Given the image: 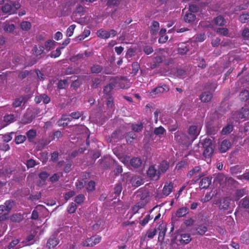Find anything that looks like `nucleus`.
Returning a JSON list of instances; mask_svg holds the SVG:
<instances>
[{"label": "nucleus", "instance_id": "obj_1", "mask_svg": "<svg viewBox=\"0 0 249 249\" xmlns=\"http://www.w3.org/2000/svg\"><path fill=\"white\" fill-rule=\"evenodd\" d=\"M169 168V163L166 160H163L156 164L150 165L147 171L146 175L150 180H158L162 174H165Z\"/></svg>", "mask_w": 249, "mask_h": 249}, {"label": "nucleus", "instance_id": "obj_2", "mask_svg": "<svg viewBox=\"0 0 249 249\" xmlns=\"http://www.w3.org/2000/svg\"><path fill=\"white\" fill-rule=\"evenodd\" d=\"M201 144L204 148V156L205 158H210L213 153L212 141L209 138H205L202 141Z\"/></svg>", "mask_w": 249, "mask_h": 249}, {"label": "nucleus", "instance_id": "obj_3", "mask_svg": "<svg viewBox=\"0 0 249 249\" xmlns=\"http://www.w3.org/2000/svg\"><path fill=\"white\" fill-rule=\"evenodd\" d=\"M220 127L218 123L213 120L208 121L206 124V132L208 135H215Z\"/></svg>", "mask_w": 249, "mask_h": 249}, {"label": "nucleus", "instance_id": "obj_4", "mask_svg": "<svg viewBox=\"0 0 249 249\" xmlns=\"http://www.w3.org/2000/svg\"><path fill=\"white\" fill-rule=\"evenodd\" d=\"M249 115V110L242 107L239 111H235L232 114V118L236 122L240 121L241 119H246Z\"/></svg>", "mask_w": 249, "mask_h": 249}, {"label": "nucleus", "instance_id": "obj_5", "mask_svg": "<svg viewBox=\"0 0 249 249\" xmlns=\"http://www.w3.org/2000/svg\"><path fill=\"white\" fill-rule=\"evenodd\" d=\"M169 90L168 86L166 84H160L158 87L153 89L150 92L151 96L157 95L161 93H165Z\"/></svg>", "mask_w": 249, "mask_h": 249}, {"label": "nucleus", "instance_id": "obj_6", "mask_svg": "<svg viewBox=\"0 0 249 249\" xmlns=\"http://www.w3.org/2000/svg\"><path fill=\"white\" fill-rule=\"evenodd\" d=\"M188 133L191 141H193L199 134V129L196 125L190 126L188 129Z\"/></svg>", "mask_w": 249, "mask_h": 249}, {"label": "nucleus", "instance_id": "obj_7", "mask_svg": "<svg viewBox=\"0 0 249 249\" xmlns=\"http://www.w3.org/2000/svg\"><path fill=\"white\" fill-rule=\"evenodd\" d=\"M148 196V193L146 191L138 192L136 195V198L139 201L138 202L144 203V206H145L147 203L146 198Z\"/></svg>", "mask_w": 249, "mask_h": 249}, {"label": "nucleus", "instance_id": "obj_8", "mask_svg": "<svg viewBox=\"0 0 249 249\" xmlns=\"http://www.w3.org/2000/svg\"><path fill=\"white\" fill-rule=\"evenodd\" d=\"M213 95L209 91H203L199 95V99L202 102L208 103L212 100Z\"/></svg>", "mask_w": 249, "mask_h": 249}, {"label": "nucleus", "instance_id": "obj_9", "mask_svg": "<svg viewBox=\"0 0 249 249\" xmlns=\"http://www.w3.org/2000/svg\"><path fill=\"white\" fill-rule=\"evenodd\" d=\"M59 243V240L54 235L51 236L47 241L46 247L48 249L55 247Z\"/></svg>", "mask_w": 249, "mask_h": 249}, {"label": "nucleus", "instance_id": "obj_10", "mask_svg": "<svg viewBox=\"0 0 249 249\" xmlns=\"http://www.w3.org/2000/svg\"><path fill=\"white\" fill-rule=\"evenodd\" d=\"M190 48L191 46L186 43H179L178 45V53L180 54H186Z\"/></svg>", "mask_w": 249, "mask_h": 249}, {"label": "nucleus", "instance_id": "obj_11", "mask_svg": "<svg viewBox=\"0 0 249 249\" xmlns=\"http://www.w3.org/2000/svg\"><path fill=\"white\" fill-rule=\"evenodd\" d=\"M157 230L159 231L158 240L159 241H163L164 240V236L166 232V227L165 225L161 224L159 225L157 229Z\"/></svg>", "mask_w": 249, "mask_h": 249}, {"label": "nucleus", "instance_id": "obj_12", "mask_svg": "<svg viewBox=\"0 0 249 249\" xmlns=\"http://www.w3.org/2000/svg\"><path fill=\"white\" fill-rule=\"evenodd\" d=\"M173 189V183L171 182L165 183L162 189V194L165 196H169L172 192Z\"/></svg>", "mask_w": 249, "mask_h": 249}, {"label": "nucleus", "instance_id": "obj_13", "mask_svg": "<svg viewBox=\"0 0 249 249\" xmlns=\"http://www.w3.org/2000/svg\"><path fill=\"white\" fill-rule=\"evenodd\" d=\"M159 29L160 24L159 22L153 20L150 26V33L151 35L153 36L157 35Z\"/></svg>", "mask_w": 249, "mask_h": 249}, {"label": "nucleus", "instance_id": "obj_14", "mask_svg": "<svg viewBox=\"0 0 249 249\" xmlns=\"http://www.w3.org/2000/svg\"><path fill=\"white\" fill-rule=\"evenodd\" d=\"M190 234L188 233H182L180 235L178 241L180 243L184 245L188 244L191 241Z\"/></svg>", "mask_w": 249, "mask_h": 249}, {"label": "nucleus", "instance_id": "obj_15", "mask_svg": "<svg viewBox=\"0 0 249 249\" xmlns=\"http://www.w3.org/2000/svg\"><path fill=\"white\" fill-rule=\"evenodd\" d=\"M231 146V143L229 140H224L220 146L219 150L221 153H225L227 152L230 147Z\"/></svg>", "mask_w": 249, "mask_h": 249}, {"label": "nucleus", "instance_id": "obj_16", "mask_svg": "<svg viewBox=\"0 0 249 249\" xmlns=\"http://www.w3.org/2000/svg\"><path fill=\"white\" fill-rule=\"evenodd\" d=\"M212 178L209 177L203 178L199 183V187L201 189H207L211 183Z\"/></svg>", "mask_w": 249, "mask_h": 249}, {"label": "nucleus", "instance_id": "obj_17", "mask_svg": "<svg viewBox=\"0 0 249 249\" xmlns=\"http://www.w3.org/2000/svg\"><path fill=\"white\" fill-rule=\"evenodd\" d=\"M15 29V25L13 23H11L8 22H5L3 25V30L5 32L14 34V30Z\"/></svg>", "mask_w": 249, "mask_h": 249}, {"label": "nucleus", "instance_id": "obj_18", "mask_svg": "<svg viewBox=\"0 0 249 249\" xmlns=\"http://www.w3.org/2000/svg\"><path fill=\"white\" fill-rule=\"evenodd\" d=\"M233 129V123L229 122L224 126L221 131V134L223 135H227L232 131Z\"/></svg>", "mask_w": 249, "mask_h": 249}, {"label": "nucleus", "instance_id": "obj_19", "mask_svg": "<svg viewBox=\"0 0 249 249\" xmlns=\"http://www.w3.org/2000/svg\"><path fill=\"white\" fill-rule=\"evenodd\" d=\"M196 19V15L191 12H187L184 16V20L186 22L192 23Z\"/></svg>", "mask_w": 249, "mask_h": 249}, {"label": "nucleus", "instance_id": "obj_20", "mask_svg": "<svg viewBox=\"0 0 249 249\" xmlns=\"http://www.w3.org/2000/svg\"><path fill=\"white\" fill-rule=\"evenodd\" d=\"M201 171V168L200 166H195L192 169L188 172L187 176L189 178H191L194 176H196Z\"/></svg>", "mask_w": 249, "mask_h": 249}, {"label": "nucleus", "instance_id": "obj_21", "mask_svg": "<svg viewBox=\"0 0 249 249\" xmlns=\"http://www.w3.org/2000/svg\"><path fill=\"white\" fill-rule=\"evenodd\" d=\"M3 121L5 125H7L16 121L15 117L14 114H6L3 117Z\"/></svg>", "mask_w": 249, "mask_h": 249}, {"label": "nucleus", "instance_id": "obj_22", "mask_svg": "<svg viewBox=\"0 0 249 249\" xmlns=\"http://www.w3.org/2000/svg\"><path fill=\"white\" fill-rule=\"evenodd\" d=\"M130 165L134 168H137L141 166L142 161L140 158H133L130 161Z\"/></svg>", "mask_w": 249, "mask_h": 249}, {"label": "nucleus", "instance_id": "obj_23", "mask_svg": "<svg viewBox=\"0 0 249 249\" xmlns=\"http://www.w3.org/2000/svg\"><path fill=\"white\" fill-rule=\"evenodd\" d=\"M213 22L214 25L219 26H222L226 23L225 19L221 16H218L215 18L213 20Z\"/></svg>", "mask_w": 249, "mask_h": 249}, {"label": "nucleus", "instance_id": "obj_24", "mask_svg": "<svg viewBox=\"0 0 249 249\" xmlns=\"http://www.w3.org/2000/svg\"><path fill=\"white\" fill-rule=\"evenodd\" d=\"M104 222L103 220H98L95 224L93 225L92 229L101 231L104 229Z\"/></svg>", "mask_w": 249, "mask_h": 249}, {"label": "nucleus", "instance_id": "obj_25", "mask_svg": "<svg viewBox=\"0 0 249 249\" xmlns=\"http://www.w3.org/2000/svg\"><path fill=\"white\" fill-rule=\"evenodd\" d=\"M230 201L228 198H224L221 200L219 205V208L221 210H227L230 205Z\"/></svg>", "mask_w": 249, "mask_h": 249}, {"label": "nucleus", "instance_id": "obj_26", "mask_svg": "<svg viewBox=\"0 0 249 249\" xmlns=\"http://www.w3.org/2000/svg\"><path fill=\"white\" fill-rule=\"evenodd\" d=\"M24 96H21L15 99L12 103V107L14 108L20 107L24 100Z\"/></svg>", "mask_w": 249, "mask_h": 249}, {"label": "nucleus", "instance_id": "obj_27", "mask_svg": "<svg viewBox=\"0 0 249 249\" xmlns=\"http://www.w3.org/2000/svg\"><path fill=\"white\" fill-rule=\"evenodd\" d=\"M26 135V138H27L30 142H32L36 136V130L32 129L27 131Z\"/></svg>", "mask_w": 249, "mask_h": 249}, {"label": "nucleus", "instance_id": "obj_28", "mask_svg": "<svg viewBox=\"0 0 249 249\" xmlns=\"http://www.w3.org/2000/svg\"><path fill=\"white\" fill-rule=\"evenodd\" d=\"M189 212V209L184 207L178 209L176 212V216L178 217H181L186 215Z\"/></svg>", "mask_w": 249, "mask_h": 249}, {"label": "nucleus", "instance_id": "obj_29", "mask_svg": "<svg viewBox=\"0 0 249 249\" xmlns=\"http://www.w3.org/2000/svg\"><path fill=\"white\" fill-rule=\"evenodd\" d=\"M239 99L242 101H247L249 99V91L247 89L242 90L239 95Z\"/></svg>", "mask_w": 249, "mask_h": 249}, {"label": "nucleus", "instance_id": "obj_30", "mask_svg": "<svg viewBox=\"0 0 249 249\" xmlns=\"http://www.w3.org/2000/svg\"><path fill=\"white\" fill-rule=\"evenodd\" d=\"M23 219V216L20 213H16L12 214L10 217V220L12 222L19 223Z\"/></svg>", "mask_w": 249, "mask_h": 249}, {"label": "nucleus", "instance_id": "obj_31", "mask_svg": "<svg viewBox=\"0 0 249 249\" xmlns=\"http://www.w3.org/2000/svg\"><path fill=\"white\" fill-rule=\"evenodd\" d=\"M249 83V75H246L244 77L241 78L239 80H238L236 83V85L238 87L240 86V85H242L243 87L245 86V84H248Z\"/></svg>", "mask_w": 249, "mask_h": 249}, {"label": "nucleus", "instance_id": "obj_32", "mask_svg": "<svg viewBox=\"0 0 249 249\" xmlns=\"http://www.w3.org/2000/svg\"><path fill=\"white\" fill-rule=\"evenodd\" d=\"M1 10L3 13L5 14H14L12 6L8 4L5 3L1 8Z\"/></svg>", "mask_w": 249, "mask_h": 249}, {"label": "nucleus", "instance_id": "obj_33", "mask_svg": "<svg viewBox=\"0 0 249 249\" xmlns=\"http://www.w3.org/2000/svg\"><path fill=\"white\" fill-rule=\"evenodd\" d=\"M144 203H142L141 202H137L135 205H134L132 207L131 210L133 215L138 213L139 210L144 208Z\"/></svg>", "mask_w": 249, "mask_h": 249}, {"label": "nucleus", "instance_id": "obj_34", "mask_svg": "<svg viewBox=\"0 0 249 249\" xmlns=\"http://www.w3.org/2000/svg\"><path fill=\"white\" fill-rule=\"evenodd\" d=\"M196 230L197 234L203 235L207 231L208 229L206 226L203 224H200L196 228Z\"/></svg>", "mask_w": 249, "mask_h": 249}, {"label": "nucleus", "instance_id": "obj_35", "mask_svg": "<svg viewBox=\"0 0 249 249\" xmlns=\"http://www.w3.org/2000/svg\"><path fill=\"white\" fill-rule=\"evenodd\" d=\"M107 106L108 108L114 111L115 110V105L114 103L113 98L112 96H109L107 99Z\"/></svg>", "mask_w": 249, "mask_h": 249}, {"label": "nucleus", "instance_id": "obj_36", "mask_svg": "<svg viewBox=\"0 0 249 249\" xmlns=\"http://www.w3.org/2000/svg\"><path fill=\"white\" fill-rule=\"evenodd\" d=\"M103 70L102 66L99 64H94L90 67V71L92 73H99Z\"/></svg>", "mask_w": 249, "mask_h": 249}, {"label": "nucleus", "instance_id": "obj_37", "mask_svg": "<svg viewBox=\"0 0 249 249\" xmlns=\"http://www.w3.org/2000/svg\"><path fill=\"white\" fill-rule=\"evenodd\" d=\"M97 35L98 37L104 39H107L110 37V35L108 33V31L103 29H100L97 31Z\"/></svg>", "mask_w": 249, "mask_h": 249}, {"label": "nucleus", "instance_id": "obj_38", "mask_svg": "<svg viewBox=\"0 0 249 249\" xmlns=\"http://www.w3.org/2000/svg\"><path fill=\"white\" fill-rule=\"evenodd\" d=\"M33 120V116L30 114H25L22 118V123L24 124H28L31 123Z\"/></svg>", "mask_w": 249, "mask_h": 249}, {"label": "nucleus", "instance_id": "obj_39", "mask_svg": "<svg viewBox=\"0 0 249 249\" xmlns=\"http://www.w3.org/2000/svg\"><path fill=\"white\" fill-rule=\"evenodd\" d=\"M44 50V47L43 46H35L33 50V53L36 56L41 54Z\"/></svg>", "mask_w": 249, "mask_h": 249}, {"label": "nucleus", "instance_id": "obj_40", "mask_svg": "<svg viewBox=\"0 0 249 249\" xmlns=\"http://www.w3.org/2000/svg\"><path fill=\"white\" fill-rule=\"evenodd\" d=\"M241 241L246 245L249 244V232H244L240 237Z\"/></svg>", "mask_w": 249, "mask_h": 249}, {"label": "nucleus", "instance_id": "obj_41", "mask_svg": "<svg viewBox=\"0 0 249 249\" xmlns=\"http://www.w3.org/2000/svg\"><path fill=\"white\" fill-rule=\"evenodd\" d=\"M14 202L12 200H8L5 202L3 206L5 207V210L7 213L9 212L13 207Z\"/></svg>", "mask_w": 249, "mask_h": 249}, {"label": "nucleus", "instance_id": "obj_42", "mask_svg": "<svg viewBox=\"0 0 249 249\" xmlns=\"http://www.w3.org/2000/svg\"><path fill=\"white\" fill-rule=\"evenodd\" d=\"M122 191V185L121 183H117L114 188V194L115 195L114 198H116L119 196Z\"/></svg>", "mask_w": 249, "mask_h": 249}, {"label": "nucleus", "instance_id": "obj_43", "mask_svg": "<svg viewBox=\"0 0 249 249\" xmlns=\"http://www.w3.org/2000/svg\"><path fill=\"white\" fill-rule=\"evenodd\" d=\"M243 168L240 165H235L230 168V172L232 175H236L241 172Z\"/></svg>", "mask_w": 249, "mask_h": 249}, {"label": "nucleus", "instance_id": "obj_44", "mask_svg": "<svg viewBox=\"0 0 249 249\" xmlns=\"http://www.w3.org/2000/svg\"><path fill=\"white\" fill-rule=\"evenodd\" d=\"M131 128L135 132H139L142 130L143 125L142 123L139 124H132L131 125Z\"/></svg>", "mask_w": 249, "mask_h": 249}, {"label": "nucleus", "instance_id": "obj_45", "mask_svg": "<svg viewBox=\"0 0 249 249\" xmlns=\"http://www.w3.org/2000/svg\"><path fill=\"white\" fill-rule=\"evenodd\" d=\"M26 140V137L24 135H18L15 137L14 141L17 144L23 143Z\"/></svg>", "mask_w": 249, "mask_h": 249}, {"label": "nucleus", "instance_id": "obj_46", "mask_svg": "<svg viewBox=\"0 0 249 249\" xmlns=\"http://www.w3.org/2000/svg\"><path fill=\"white\" fill-rule=\"evenodd\" d=\"M113 86H114V85L112 84H108L107 85H106L104 87V90H103V92H104V94L108 95V96H111L110 93H111V90L113 89Z\"/></svg>", "mask_w": 249, "mask_h": 249}, {"label": "nucleus", "instance_id": "obj_47", "mask_svg": "<svg viewBox=\"0 0 249 249\" xmlns=\"http://www.w3.org/2000/svg\"><path fill=\"white\" fill-rule=\"evenodd\" d=\"M20 26L22 30L24 31H28L31 28V23L27 21H22L20 24Z\"/></svg>", "mask_w": 249, "mask_h": 249}, {"label": "nucleus", "instance_id": "obj_48", "mask_svg": "<svg viewBox=\"0 0 249 249\" xmlns=\"http://www.w3.org/2000/svg\"><path fill=\"white\" fill-rule=\"evenodd\" d=\"M55 44V42L52 40H48L45 42V48L46 51L49 52L51 48Z\"/></svg>", "mask_w": 249, "mask_h": 249}, {"label": "nucleus", "instance_id": "obj_49", "mask_svg": "<svg viewBox=\"0 0 249 249\" xmlns=\"http://www.w3.org/2000/svg\"><path fill=\"white\" fill-rule=\"evenodd\" d=\"M239 20L243 23H245L249 21V12L243 14L239 16Z\"/></svg>", "mask_w": 249, "mask_h": 249}, {"label": "nucleus", "instance_id": "obj_50", "mask_svg": "<svg viewBox=\"0 0 249 249\" xmlns=\"http://www.w3.org/2000/svg\"><path fill=\"white\" fill-rule=\"evenodd\" d=\"M86 181L84 179H81L77 180L75 183L76 188L77 190H81L85 186Z\"/></svg>", "mask_w": 249, "mask_h": 249}, {"label": "nucleus", "instance_id": "obj_51", "mask_svg": "<svg viewBox=\"0 0 249 249\" xmlns=\"http://www.w3.org/2000/svg\"><path fill=\"white\" fill-rule=\"evenodd\" d=\"M153 216L149 214H147L142 220L139 221V223L142 226H145L149 221L150 220L153 219Z\"/></svg>", "mask_w": 249, "mask_h": 249}, {"label": "nucleus", "instance_id": "obj_52", "mask_svg": "<svg viewBox=\"0 0 249 249\" xmlns=\"http://www.w3.org/2000/svg\"><path fill=\"white\" fill-rule=\"evenodd\" d=\"M166 130L164 129V128L162 126H160L158 127H156L154 130V133L157 136H160L161 135L163 134L165 132Z\"/></svg>", "mask_w": 249, "mask_h": 249}, {"label": "nucleus", "instance_id": "obj_53", "mask_svg": "<svg viewBox=\"0 0 249 249\" xmlns=\"http://www.w3.org/2000/svg\"><path fill=\"white\" fill-rule=\"evenodd\" d=\"M62 49V48L58 47L55 51H52L50 54L51 57L55 58L59 57L61 54V49Z\"/></svg>", "mask_w": 249, "mask_h": 249}, {"label": "nucleus", "instance_id": "obj_54", "mask_svg": "<svg viewBox=\"0 0 249 249\" xmlns=\"http://www.w3.org/2000/svg\"><path fill=\"white\" fill-rule=\"evenodd\" d=\"M216 32L217 34L223 36H227L229 34V30L226 28H218Z\"/></svg>", "mask_w": 249, "mask_h": 249}, {"label": "nucleus", "instance_id": "obj_55", "mask_svg": "<svg viewBox=\"0 0 249 249\" xmlns=\"http://www.w3.org/2000/svg\"><path fill=\"white\" fill-rule=\"evenodd\" d=\"M77 209V206L74 202H71L70 204L67 208V212L69 213H74Z\"/></svg>", "mask_w": 249, "mask_h": 249}, {"label": "nucleus", "instance_id": "obj_56", "mask_svg": "<svg viewBox=\"0 0 249 249\" xmlns=\"http://www.w3.org/2000/svg\"><path fill=\"white\" fill-rule=\"evenodd\" d=\"M157 230L156 228L152 230L149 229L147 230L146 234V236L150 239H152L157 233Z\"/></svg>", "mask_w": 249, "mask_h": 249}, {"label": "nucleus", "instance_id": "obj_57", "mask_svg": "<svg viewBox=\"0 0 249 249\" xmlns=\"http://www.w3.org/2000/svg\"><path fill=\"white\" fill-rule=\"evenodd\" d=\"M95 183L93 180L89 181L86 187V190L88 192H92L95 190Z\"/></svg>", "mask_w": 249, "mask_h": 249}, {"label": "nucleus", "instance_id": "obj_58", "mask_svg": "<svg viewBox=\"0 0 249 249\" xmlns=\"http://www.w3.org/2000/svg\"><path fill=\"white\" fill-rule=\"evenodd\" d=\"M140 69V65L138 62H134L132 64L131 73L136 75Z\"/></svg>", "mask_w": 249, "mask_h": 249}, {"label": "nucleus", "instance_id": "obj_59", "mask_svg": "<svg viewBox=\"0 0 249 249\" xmlns=\"http://www.w3.org/2000/svg\"><path fill=\"white\" fill-rule=\"evenodd\" d=\"M75 27L76 25L75 24H72L67 29L66 36L68 37L71 36L73 34Z\"/></svg>", "mask_w": 249, "mask_h": 249}, {"label": "nucleus", "instance_id": "obj_60", "mask_svg": "<svg viewBox=\"0 0 249 249\" xmlns=\"http://www.w3.org/2000/svg\"><path fill=\"white\" fill-rule=\"evenodd\" d=\"M242 37L244 40H249V28L244 29L242 32Z\"/></svg>", "mask_w": 249, "mask_h": 249}, {"label": "nucleus", "instance_id": "obj_61", "mask_svg": "<svg viewBox=\"0 0 249 249\" xmlns=\"http://www.w3.org/2000/svg\"><path fill=\"white\" fill-rule=\"evenodd\" d=\"M241 203L242 207L244 208L249 209V197H245L243 198L240 202Z\"/></svg>", "mask_w": 249, "mask_h": 249}, {"label": "nucleus", "instance_id": "obj_62", "mask_svg": "<svg viewBox=\"0 0 249 249\" xmlns=\"http://www.w3.org/2000/svg\"><path fill=\"white\" fill-rule=\"evenodd\" d=\"M83 115L82 112L79 111H75L71 112L70 115V117L73 119H78Z\"/></svg>", "mask_w": 249, "mask_h": 249}, {"label": "nucleus", "instance_id": "obj_63", "mask_svg": "<svg viewBox=\"0 0 249 249\" xmlns=\"http://www.w3.org/2000/svg\"><path fill=\"white\" fill-rule=\"evenodd\" d=\"M245 195V190L244 189L237 190L235 192V197L238 200Z\"/></svg>", "mask_w": 249, "mask_h": 249}, {"label": "nucleus", "instance_id": "obj_64", "mask_svg": "<svg viewBox=\"0 0 249 249\" xmlns=\"http://www.w3.org/2000/svg\"><path fill=\"white\" fill-rule=\"evenodd\" d=\"M101 82V79L99 78H95L92 80V85H91V87L94 89H96L100 84Z\"/></svg>", "mask_w": 249, "mask_h": 249}]
</instances>
